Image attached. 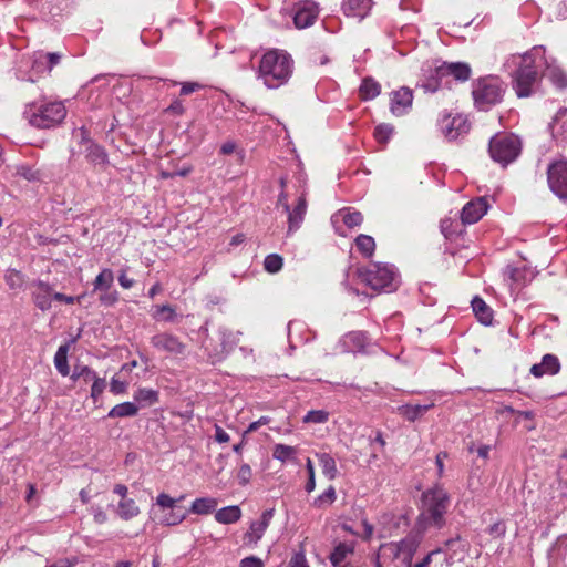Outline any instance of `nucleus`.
I'll list each match as a JSON object with an SVG mask.
<instances>
[{"instance_id":"obj_19","label":"nucleus","mask_w":567,"mask_h":567,"mask_svg":"<svg viewBox=\"0 0 567 567\" xmlns=\"http://www.w3.org/2000/svg\"><path fill=\"white\" fill-rule=\"evenodd\" d=\"M372 0H342L341 9L348 18L361 21L371 11Z\"/></svg>"},{"instance_id":"obj_16","label":"nucleus","mask_w":567,"mask_h":567,"mask_svg":"<svg viewBox=\"0 0 567 567\" xmlns=\"http://www.w3.org/2000/svg\"><path fill=\"white\" fill-rule=\"evenodd\" d=\"M488 209V203L485 197H478L468 202L461 212L462 223L472 225L477 223Z\"/></svg>"},{"instance_id":"obj_46","label":"nucleus","mask_w":567,"mask_h":567,"mask_svg":"<svg viewBox=\"0 0 567 567\" xmlns=\"http://www.w3.org/2000/svg\"><path fill=\"white\" fill-rule=\"evenodd\" d=\"M443 555L442 548H436L434 550H431L426 556H424L420 561L413 564V560H411V567H429L431 563H433L436 559L441 560V556Z\"/></svg>"},{"instance_id":"obj_45","label":"nucleus","mask_w":567,"mask_h":567,"mask_svg":"<svg viewBox=\"0 0 567 567\" xmlns=\"http://www.w3.org/2000/svg\"><path fill=\"white\" fill-rule=\"evenodd\" d=\"M336 489L333 486H329L321 495H319L313 504L317 507H322L324 505H331L336 501Z\"/></svg>"},{"instance_id":"obj_35","label":"nucleus","mask_w":567,"mask_h":567,"mask_svg":"<svg viewBox=\"0 0 567 567\" xmlns=\"http://www.w3.org/2000/svg\"><path fill=\"white\" fill-rule=\"evenodd\" d=\"M267 526L265 523L260 520L252 522L250 524L249 530L245 534L244 539L247 545H256L258 540L262 537Z\"/></svg>"},{"instance_id":"obj_28","label":"nucleus","mask_w":567,"mask_h":567,"mask_svg":"<svg viewBox=\"0 0 567 567\" xmlns=\"http://www.w3.org/2000/svg\"><path fill=\"white\" fill-rule=\"evenodd\" d=\"M381 93V85L372 78H364L359 87V96L363 101L375 99Z\"/></svg>"},{"instance_id":"obj_62","label":"nucleus","mask_w":567,"mask_h":567,"mask_svg":"<svg viewBox=\"0 0 567 567\" xmlns=\"http://www.w3.org/2000/svg\"><path fill=\"white\" fill-rule=\"evenodd\" d=\"M127 383L124 381H120L115 378L111 381V392L115 394L124 393L126 391Z\"/></svg>"},{"instance_id":"obj_49","label":"nucleus","mask_w":567,"mask_h":567,"mask_svg":"<svg viewBox=\"0 0 567 567\" xmlns=\"http://www.w3.org/2000/svg\"><path fill=\"white\" fill-rule=\"evenodd\" d=\"M305 462H306V470H307V474H308V481L306 483L305 488H306V491L308 493H310L316 487L315 467H313V464H312V462H311V460L309 457H306Z\"/></svg>"},{"instance_id":"obj_36","label":"nucleus","mask_w":567,"mask_h":567,"mask_svg":"<svg viewBox=\"0 0 567 567\" xmlns=\"http://www.w3.org/2000/svg\"><path fill=\"white\" fill-rule=\"evenodd\" d=\"M544 76L548 78L549 81L556 85L558 89L567 87V75L566 73L558 66L548 65Z\"/></svg>"},{"instance_id":"obj_3","label":"nucleus","mask_w":567,"mask_h":567,"mask_svg":"<svg viewBox=\"0 0 567 567\" xmlns=\"http://www.w3.org/2000/svg\"><path fill=\"white\" fill-rule=\"evenodd\" d=\"M360 284L375 292H392L398 288V274L392 265L373 262L355 270Z\"/></svg>"},{"instance_id":"obj_52","label":"nucleus","mask_w":567,"mask_h":567,"mask_svg":"<svg viewBox=\"0 0 567 567\" xmlns=\"http://www.w3.org/2000/svg\"><path fill=\"white\" fill-rule=\"evenodd\" d=\"M40 59H44L47 62V70L50 72L54 65L59 64L61 54L56 52L40 54Z\"/></svg>"},{"instance_id":"obj_23","label":"nucleus","mask_w":567,"mask_h":567,"mask_svg":"<svg viewBox=\"0 0 567 567\" xmlns=\"http://www.w3.org/2000/svg\"><path fill=\"white\" fill-rule=\"evenodd\" d=\"M433 403L429 404H405L398 408V412L405 420L410 422H414L415 420L422 417L431 408H433Z\"/></svg>"},{"instance_id":"obj_38","label":"nucleus","mask_w":567,"mask_h":567,"mask_svg":"<svg viewBox=\"0 0 567 567\" xmlns=\"http://www.w3.org/2000/svg\"><path fill=\"white\" fill-rule=\"evenodd\" d=\"M135 401L143 405H153L158 402V392L156 390L142 388L134 393Z\"/></svg>"},{"instance_id":"obj_21","label":"nucleus","mask_w":567,"mask_h":567,"mask_svg":"<svg viewBox=\"0 0 567 567\" xmlns=\"http://www.w3.org/2000/svg\"><path fill=\"white\" fill-rule=\"evenodd\" d=\"M308 204L306 199V195L301 194L297 203L293 205L292 210L289 212L288 215V233L297 231L305 218V215L307 213Z\"/></svg>"},{"instance_id":"obj_53","label":"nucleus","mask_w":567,"mask_h":567,"mask_svg":"<svg viewBox=\"0 0 567 567\" xmlns=\"http://www.w3.org/2000/svg\"><path fill=\"white\" fill-rule=\"evenodd\" d=\"M176 502V499L165 493H161L156 498V504L163 508L174 509Z\"/></svg>"},{"instance_id":"obj_29","label":"nucleus","mask_w":567,"mask_h":567,"mask_svg":"<svg viewBox=\"0 0 567 567\" xmlns=\"http://www.w3.org/2000/svg\"><path fill=\"white\" fill-rule=\"evenodd\" d=\"M317 457H318L322 474L326 477H328L330 481L334 480L338 475L336 460L329 453H319V454H317Z\"/></svg>"},{"instance_id":"obj_61","label":"nucleus","mask_w":567,"mask_h":567,"mask_svg":"<svg viewBox=\"0 0 567 567\" xmlns=\"http://www.w3.org/2000/svg\"><path fill=\"white\" fill-rule=\"evenodd\" d=\"M167 113L174 114V115H182L185 112V109L183 106L182 101L174 100L169 106L166 109Z\"/></svg>"},{"instance_id":"obj_60","label":"nucleus","mask_w":567,"mask_h":567,"mask_svg":"<svg viewBox=\"0 0 567 567\" xmlns=\"http://www.w3.org/2000/svg\"><path fill=\"white\" fill-rule=\"evenodd\" d=\"M449 457L447 452L441 451L435 457V464L437 467V476L441 478L444 474V461Z\"/></svg>"},{"instance_id":"obj_14","label":"nucleus","mask_w":567,"mask_h":567,"mask_svg":"<svg viewBox=\"0 0 567 567\" xmlns=\"http://www.w3.org/2000/svg\"><path fill=\"white\" fill-rule=\"evenodd\" d=\"M151 344L159 351L175 355L184 354L186 351V344L182 342L178 337L168 332L153 336L151 338Z\"/></svg>"},{"instance_id":"obj_10","label":"nucleus","mask_w":567,"mask_h":567,"mask_svg":"<svg viewBox=\"0 0 567 567\" xmlns=\"http://www.w3.org/2000/svg\"><path fill=\"white\" fill-rule=\"evenodd\" d=\"M319 6L315 1L303 0L293 9V23L297 29L311 27L318 19Z\"/></svg>"},{"instance_id":"obj_9","label":"nucleus","mask_w":567,"mask_h":567,"mask_svg":"<svg viewBox=\"0 0 567 567\" xmlns=\"http://www.w3.org/2000/svg\"><path fill=\"white\" fill-rule=\"evenodd\" d=\"M550 190L561 199L567 198V159L555 161L547 167Z\"/></svg>"},{"instance_id":"obj_48","label":"nucleus","mask_w":567,"mask_h":567,"mask_svg":"<svg viewBox=\"0 0 567 567\" xmlns=\"http://www.w3.org/2000/svg\"><path fill=\"white\" fill-rule=\"evenodd\" d=\"M307 456L299 457L298 451L296 447L286 445V465L292 464L296 466H300L302 461H305Z\"/></svg>"},{"instance_id":"obj_15","label":"nucleus","mask_w":567,"mask_h":567,"mask_svg":"<svg viewBox=\"0 0 567 567\" xmlns=\"http://www.w3.org/2000/svg\"><path fill=\"white\" fill-rule=\"evenodd\" d=\"M437 74L446 76V84H450V79L458 82H465L471 78L472 70L470 64L464 62H443L437 65Z\"/></svg>"},{"instance_id":"obj_5","label":"nucleus","mask_w":567,"mask_h":567,"mask_svg":"<svg viewBox=\"0 0 567 567\" xmlns=\"http://www.w3.org/2000/svg\"><path fill=\"white\" fill-rule=\"evenodd\" d=\"M537 50L524 54L518 69L513 74V89L518 97H528L535 92L540 81L538 65H536Z\"/></svg>"},{"instance_id":"obj_33","label":"nucleus","mask_w":567,"mask_h":567,"mask_svg":"<svg viewBox=\"0 0 567 567\" xmlns=\"http://www.w3.org/2000/svg\"><path fill=\"white\" fill-rule=\"evenodd\" d=\"M116 514L122 519L130 520L140 514V508L132 498L121 499L116 508Z\"/></svg>"},{"instance_id":"obj_44","label":"nucleus","mask_w":567,"mask_h":567,"mask_svg":"<svg viewBox=\"0 0 567 567\" xmlns=\"http://www.w3.org/2000/svg\"><path fill=\"white\" fill-rule=\"evenodd\" d=\"M394 128L390 124H380L374 128V137L380 144H385L390 140Z\"/></svg>"},{"instance_id":"obj_42","label":"nucleus","mask_w":567,"mask_h":567,"mask_svg":"<svg viewBox=\"0 0 567 567\" xmlns=\"http://www.w3.org/2000/svg\"><path fill=\"white\" fill-rule=\"evenodd\" d=\"M284 265V259L278 254H270L264 260V268L269 274H276L280 271Z\"/></svg>"},{"instance_id":"obj_4","label":"nucleus","mask_w":567,"mask_h":567,"mask_svg":"<svg viewBox=\"0 0 567 567\" xmlns=\"http://www.w3.org/2000/svg\"><path fill=\"white\" fill-rule=\"evenodd\" d=\"M23 116L33 127L47 130L62 123L66 109L62 102H31L25 105Z\"/></svg>"},{"instance_id":"obj_51","label":"nucleus","mask_w":567,"mask_h":567,"mask_svg":"<svg viewBox=\"0 0 567 567\" xmlns=\"http://www.w3.org/2000/svg\"><path fill=\"white\" fill-rule=\"evenodd\" d=\"M186 515L184 513L172 512L163 518V523L167 526H174L182 523Z\"/></svg>"},{"instance_id":"obj_12","label":"nucleus","mask_w":567,"mask_h":567,"mask_svg":"<svg viewBox=\"0 0 567 567\" xmlns=\"http://www.w3.org/2000/svg\"><path fill=\"white\" fill-rule=\"evenodd\" d=\"M441 566L451 567L457 561H463L468 550V545L460 536L447 539L444 544Z\"/></svg>"},{"instance_id":"obj_39","label":"nucleus","mask_w":567,"mask_h":567,"mask_svg":"<svg viewBox=\"0 0 567 567\" xmlns=\"http://www.w3.org/2000/svg\"><path fill=\"white\" fill-rule=\"evenodd\" d=\"M342 216L344 225L349 228L360 226L363 223V215L358 210H351V208H344L339 212Z\"/></svg>"},{"instance_id":"obj_2","label":"nucleus","mask_w":567,"mask_h":567,"mask_svg":"<svg viewBox=\"0 0 567 567\" xmlns=\"http://www.w3.org/2000/svg\"><path fill=\"white\" fill-rule=\"evenodd\" d=\"M421 535L409 533L399 542L382 544L374 557L375 567H411V560L421 544Z\"/></svg>"},{"instance_id":"obj_31","label":"nucleus","mask_w":567,"mask_h":567,"mask_svg":"<svg viewBox=\"0 0 567 567\" xmlns=\"http://www.w3.org/2000/svg\"><path fill=\"white\" fill-rule=\"evenodd\" d=\"M217 499L213 497L196 498L192 506L190 512L198 515H207L213 513L217 507Z\"/></svg>"},{"instance_id":"obj_54","label":"nucleus","mask_w":567,"mask_h":567,"mask_svg":"<svg viewBox=\"0 0 567 567\" xmlns=\"http://www.w3.org/2000/svg\"><path fill=\"white\" fill-rule=\"evenodd\" d=\"M90 512L93 515L94 522L96 524L101 525V524L106 523L107 515H106V513L103 511V508L101 506H92L90 508Z\"/></svg>"},{"instance_id":"obj_59","label":"nucleus","mask_w":567,"mask_h":567,"mask_svg":"<svg viewBox=\"0 0 567 567\" xmlns=\"http://www.w3.org/2000/svg\"><path fill=\"white\" fill-rule=\"evenodd\" d=\"M203 85L198 82H184L181 87V95H188L200 90Z\"/></svg>"},{"instance_id":"obj_8","label":"nucleus","mask_w":567,"mask_h":567,"mask_svg":"<svg viewBox=\"0 0 567 567\" xmlns=\"http://www.w3.org/2000/svg\"><path fill=\"white\" fill-rule=\"evenodd\" d=\"M258 73L269 89H278L284 84V60H280L278 50H269L262 55Z\"/></svg>"},{"instance_id":"obj_7","label":"nucleus","mask_w":567,"mask_h":567,"mask_svg":"<svg viewBox=\"0 0 567 567\" xmlns=\"http://www.w3.org/2000/svg\"><path fill=\"white\" fill-rule=\"evenodd\" d=\"M505 86L497 76H487L477 80L474 84L472 95L475 105L480 110H486L499 103L503 99Z\"/></svg>"},{"instance_id":"obj_58","label":"nucleus","mask_w":567,"mask_h":567,"mask_svg":"<svg viewBox=\"0 0 567 567\" xmlns=\"http://www.w3.org/2000/svg\"><path fill=\"white\" fill-rule=\"evenodd\" d=\"M117 299H118V297H117L116 291L110 292L109 290H106V291H103V293H101V296H100L101 303H103L105 306L114 305L117 301Z\"/></svg>"},{"instance_id":"obj_25","label":"nucleus","mask_w":567,"mask_h":567,"mask_svg":"<svg viewBox=\"0 0 567 567\" xmlns=\"http://www.w3.org/2000/svg\"><path fill=\"white\" fill-rule=\"evenodd\" d=\"M354 546L351 543H339L330 555V561L334 567H346L347 557L353 554Z\"/></svg>"},{"instance_id":"obj_1","label":"nucleus","mask_w":567,"mask_h":567,"mask_svg":"<svg viewBox=\"0 0 567 567\" xmlns=\"http://www.w3.org/2000/svg\"><path fill=\"white\" fill-rule=\"evenodd\" d=\"M450 495L440 484L422 493L420 514L414 533L423 536L429 528L441 529L445 525V514L450 507Z\"/></svg>"},{"instance_id":"obj_24","label":"nucleus","mask_w":567,"mask_h":567,"mask_svg":"<svg viewBox=\"0 0 567 567\" xmlns=\"http://www.w3.org/2000/svg\"><path fill=\"white\" fill-rule=\"evenodd\" d=\"M76 341V338L72 339L70 342H65L64 344H61L55 352L54 355V365L58 370V372L66 377L70 374V367L68 363V352L70 350V344L74 343Z\"/></svg>"},{"instance_id":"obj_47","label":"nucleus","mask_w":567,"mask_h":567,"mask_svg":"<svg viewBox=\"0 0 567 567\" xmlns=\"http://www.w3.org/2000/svg\"><path fill=\"white\" fill-rule=\"evenodd\" d=\"M443 555L442 548H436L434 550H431L426 556H424L420 561L413 564V560H411V567H429L431 563H433L436 559L441 560V556Z\"/></svg>"},{"instance_id":"obj_22","label":"nucleus","mask_w":567,"mask_h":567,"mask_svg":"<svg viewBox=\"0 0 567 567\" xmlns=\"http://www.w3.org/2000/svg\"><path fill=\"white\" fill-rule=\"evenodd\" d=\"M151 317L157 322L174 323L178 321L179 315L173 306L166 303L153 306Z\"/></svg>"},{"instance_id":"obj_17","label":"nucleus","mask_w":567,"mask_h":567,"mask_svg":"<svg viewBox=\"0 0 567 567\" xmlns=\"http://www.w3.org/2000/svg\"><path fill=\"white\" fill-rule=\"evenodd\" d=\"M32 300L38 309L47 311L51 308V300L53 299L52 287L42 280H35L32 284Z\"/></svg>"},{"instance_id":"obj_55","label":"nucleus","mask_w":567,"mask_h":567,"mask_svg":"<svg viewBox=\"0 0 567 567\" xmlns=\"http://www.w3.org/2000/svg\"><path fill=\"white\" fill-rule=\"evenodd\" d=\"M190 172H192V167H190V166L183 167L182 169L173 171V172L162 171V172H161V177H162V178H164V179H167V178H174V177H176V176L185 177V176H187Z\"/></svg>"},{"instance_id":"obj_43","label":"nucleus","mask_w":567,"mask_h":567,"mask_svg":"<svg viewBox=\"0 0 567 567\" xmlns=\"http://www.w3.org/2000/svg\"><path fill=\"white\" fill-rule=\"evenodd\" d=\"M329 420V413L324 410H311L303 417V423L322 424Z\"/></svg>"},{"instance_id":"obj_50","label":"nucleus","mask_w":567,"mask_h":567,"mask_svg":"<svg viewBox=\"0 0 567 567\" xmlns=\"http://www.w3.org/2000/svg\"><path fill=\"white\" fill-rule=\"evenodd\" d=\"M93 384L91 386V398L93 400H97V398L103 393V391L106 388V381L105 379L99 378L97 375L95 379L92 380Z\"/></svg>"},{"instance_id":"obj_41","label":"nucleus","mask_w":567,"mask_h":567,"mask_svg":"<svg viewBox=\"0 0 567 567\" xmlns=\"http://www.w3.org/2000/svg\"><path fill=\"white\" fill-rule=\"evenodd\" d=\"M96 373L86 365H75L73 369V373L71 374V379L73 381L82 379L84 383L91 382L95 379Z\"/></svg>"},{"instance_id":"obj_20","label":"nucleus","mask_w":567,"mask_h":567,"mask_svg":"<svg viewBox=\"0 0 567 567\" xmlns=\"http://www.w3.org/2000/svg\"><path fill=\"white\" fill-rule=\"evenodd\" d=\"M560 371L559 359L555 354L547 353L542 358L540 363L533 364L530 373L535 378L544 375H556Z\"/></svg>"},{"instance_id":"obj_18","label":"nucleus","mask_w":567,"mask_h":567,"mask_svg":"<svg viewBox=\"0 0 567 567\" xmlns=\"http://www.w3.org/2000/svg\"><path fill=\"white\" fill-rule=\"evenodd\" d=\"M82 145L84 146L85 159L90 164L100 167L109 164V155L102 145L85 137L82 138Z\"/></svg>"},{"instance_id":"obj_63","label":"nucleus","mask_w":567,"mask_h":567,"mask_svg":"<svg viewBox=\"0 0 567 567\" xmlns=\"http://www.w3.org/2000/svg\"><path fill=\"white\" fill-rule=\"evenodd\" d=\"M19 174L27 181L39 179V172L32 169L31 167H21V169L19 171Z\"/></svg>"},{"instance_id":"obj_34","label":"nucleus","mask_w":567,"mask_h":567,"mask_svg":"<svg viewBox=\"0 0 567 567\" xmlns=\"http://www.w3.org/2000/svg\"><path fill=\"white\" fill-rule=\"evenodd\" d=\"M355 247L364 258H371L375 251L373 237L361 234L354 240Z\"/></svg>"},{"instance_id":"obj_30","label":"nucleus","mask_w":567,"mask_h":567,"mask_svg":"<svg viewBox=\"0 0 567 567\" xmlns=\"http://www.w3.org/2000/svg\"><path fill=\"white\" fill-rule=\"evenodd\" d=\"M444 85H447L446 76H440L437 74V66H435L433 70H430L421 86L425 92L434 93Z\"/></svg>"},{"instance_id":"obj_57","label":"nucleus","mask_w":567,"mask_h":567,"mask_svg":"<svg viewBox=\"0 0 567 567\" xmlns=\"http://www.w3.org/2000/svg\"><path fill=\"white\" fill-rule=\"evenodd\" d=\"M251 468L248 464H243L238 471L239 483L245 485L250 481Z\"/></svg>"},{"instance_id":"obj_11","label":"nucleus","mask_w":567,"mask_h":567,"mask_svg":"<svg viewBox=\"0 0 567 567\" xmlns=\"http://www.w3.org/2000/svg\"><path fill=\"white\" fill-rule=\"evenodd\" d=\"M440 128L447 140L453 141L468 132L470 123L462 114H444L440 120Z\"/></svg>"},{"instance_id":"obj_27","label":"nucleus","mask_w":567,"mask_h":567,"mask_svg":"<svg viewBox=\"0 0 567 567\" xmlns=\"http://www.w3.org/2000/svg\"><path fill=\"white\" fill-rule=\"evenodd\" d=\"M472 308H473V311H474L476 318L478 319V321L481 323H483L485 326L492 323L493 311L482 298L475 297L472 300Z\"/></svg>"},{"instance_id":"obj_26","label":"nucleus","mask_w":567,"mask_h":567,"mask_svg":"<svg viewBox=\"0 0 567 567\" xmlns=\"http://www.w3.org/2000/svg\"><path fill=\"white\" fill-rule=\"evenodd\" d=\"M241 517V509L237 505L226 506L215 513V519L219 524H234Z\"/></svg>"},{"instance_id":"obj_32","label":"nucleus","mask_w":567,"mask_h":567,"mask_svg":"<svg viewBox=\"0 0 567 567\" xmlns=\"http://www.w3.org/2000/svg\"><path fill=\"white\" fill-rule=\"evenodd\" d=\"M137 413H138V406L135 403L124 402V403H120V404H116L115 406H113L110 410L107 417H110V419L132 417V416L137 415Z\"/></svg>"},{"instance_id":"obj_13","label":"nucleus","mask_w":567,"mask_h":567,"mask_svg":"<svg viewBox=\"0 0 567 567\" xmlns=\"http://www.w3.org/2000/svg\"><path fill=\"white\" fill-rule=\"evenodd\" d=\"M413 91L408 86H401L390 94V111L395 116L408 114L413 105Z\"/></svg>"},{"instance_id":"obj_37","label":"nucleus","mask_w":567,"mask_h":567,"mask_svg":"<svg viewBox=\"0 0 567 567\" xmlns=\"http://www.w3.org/2000/svg\"><path fill=\"white\" fill-rule=\"evenodd\" d=\"M114 281L113 271L109 268L103 269L94 279V291H106L110 289Z\"/></svg>"},{"instance_id":"obj_64","label":"nucleus","mask_w":567,"mask_h":567,"mask_svg":"<svg viewBox=\"0 0 567 567\" xmlns=\"http://www.w3.org/2000/svg\"><path fill=\"white\" fill-rule=\"evenodd\" d=\"M240 567H262V563L257 557H246L241 559Z\"/></svg>"},{"instance_id":"obj_6","label":"nucleus","mask_w":567,"mask_h":567,"mask_svg":"<svg viewBox=\"0 0 567 567\" xmlns=\"http://www.w3.org/2000/svg\"><path fill=\"white\" fill-rule=\"evenodd\" d=\"M522 151V143L514 134L498 133L489 140L488 152L492 159L502 166L513 163Z\"/></svg>"},{"instance_id":"obj_40","label":"nucleus","mask_w":567,"mask_h":567,"mask_svg":"<svg viewBox=\"0 0 567 567\" xmlns=\"http://www.w3.org/2000/svg\"><path fill=\"white\" fill-rule=\"evenodd\" d=\"M4 280L11 290L21 289L24 284L23 275L16 269H8L4 275Z\"/></svg>"},{"instance_id":"obj_56","label":"nucleus","mask_w":567,"mask_h":567,"mask_svg":"<svg viewBox=\"0 0 567 567\" xmlns=\"http://www.w3.org/2000/svg\"><path fill=\"white\" fill-rule=\"evenodd\" d=\"M289 567H309L305 553H296L290 559Z\"/></svg>"}]
</instances>
